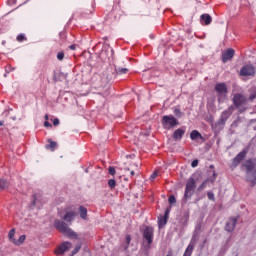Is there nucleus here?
Listing matches in <instances>:
<instances>
[{
	"instance_id": "obj_11",
	"label": "nucleus",
	"mask_w": 256,
	"mask_h": 256,
	"mask_svg": "<svg viewBox=\"0 0 256 256\" xmlns=\"http://www.w3.org/2000/svg\"><path fill=\"white\" fill-rule=\"evenodd\" d=\"M184 135H185V129L178 128L173 133V139H175V141H181V139H183Z\"/></svg>"
},
{
	"instance_id": "obj_10",
	"label": "nucleus",
	"mask_w": 256,
	"mask_h": 256,
	"mask_svg": "<svg viewBox=\"0 0 256 256\" xmlns=\"http://www.w3.org/2000/svg\"><path fill=\"white\" fill-rule=\"evenodd\" d=\"M215 91L219 93V95H227V85H225V83H219L215 86Z\"/></svg>"
},
{
	"instance_id": "obj_23",
	"label": "nucleus",
	"mask_w": 256,
	"mask_h": 256,
	"mask_svg": "<svg viewBox=\"0 0 256 256\" xmlns=\"http://www.w3.org/2000/svg\"><path fill=\"white\" fill-rule=\"evenodd\" d=\"M193 248H194L193 244H189L183 256H191L193 253Z\"/></svg>"
},
{
	"instance_id": "obj_12",
	"label": "nucleus",
	"mask_w": 256,
	"mask_h": 256,
	"mask_svg": "<svg viewBox=\"0 0 256 256\" xmlns=\"http://www.w3.org/2000/svg\"><path fill=\"white\" fill-rule=\"evenodd\" d=\"M235 225H237V218H230L226 224V231L231 233L235 229Z\"/></svg>"
},
{
	"instance_id": "obj_18",
	"label": "nucleus",
	"mask_w": 256,
	"mask_h": 256,
	"mask_svg": "<svg viewBox=\"0 0 256 256\" xmlns=\"http://www.w3.org/2000/svg\"><path fill=\"white\" fill-rule=\"evenodd\" d=\"M245 159V152H240L235 158H234V163H241Z\"/></svg>"
},
{
	"instance_id": "obj_27",
	"label": "nucleus",
	"mask_w": 256,
	"mask_h": 256,
	"mask_svg": "<svg viewBox=\"0 0 256 256\" xmlns=\"http://www.w3.org/2000/svg\"><path fill=\"white\" fill-rule=\"evenodd\" d=\"M27 38H25V36L23 34H20L17 36V41H19L20 43L25 41Z\"/></svg>"
},
{
	"instance_id": "obj_32",
	"label": "nucleus",
	"mask_w": 256,
	"mask_h": 256,
	"mask_svg": "<svg viewBox=\"0 0 256 256\" xmlns=\"http://www.w3.org/2000/svg\"><path fill=\"white\" fill-rule=\"evenodd\" d=\"M208 199H210L211 201H213L215 199V195L213 194V192H208Z\"/></svg>"
},
{
	"instance_id": "obj_25",
	"label": "nucleus",
	"mask_w": 256,
	"mask_h": 256,
	"mask_svg": "<svg viewBox=\"0 0 256 256\" xmlns=\"http://www.w3.org/2000/svg\"><path fill=\"white\" fill-rule=\"evenodd\" d=\"M116 185H117V182H115V179H110L108 181V186L110 187V189H115Z\"/></svg>"
},
{
	"instance_id": "obj_14",
	"label": "nucleus",
	"mask_w": 256,
	"mask_h": 256,
	"mask_svg": "<svg viewBox=\"0 0 256 256\" xmlns=\"http://www.w3.org/2000/svg\"><path fill=\"white\" fill-rule=\"evenodd\" d=\"M200 19H201L202 25H211V21H212L211 15L203 14L201 15Z\"/></svg>"
},
{
	"instance_id": "obj_34",
	"label": "nucleus",
	"mask_w": 256,
	"mask_h": 256,
	"mask_svg": "<svg viewBox=\"0 0 256 256\" xmlns=\"http://www.w3.org/2000/svg\"><path fill=\"white\" fill-rule=\"evenodd\" d=\"M174 115H176V117H181V110L175 109L174 110Z\"/></svg>"
},
{
	"instance_id": "obj_45",
	"label": "nucleus",
	"mask_w": 256,
	"mask_h": 256,
	"mask_svg": "<svg viewBox=\"0 0 256 256\" xmlns=\"http://www.w3.org/2000/svg\"><path fill=\"white\" fill-rule=\"evenodd\" d=\"M196 231H201V226L197 227Z\"/></svg>"
},
{
	"instance_id": "obj_7",
	"label": "nucleus",
	"mask_w": 256,
	"mask_h": 256,
	"mask_svg": "<svg viewBox=\"0 0 256 256\" xmlns=\"http://www.w3.org/2000/svg\"><path fill=\"white\" fill-rule=\"evenodd\" d=\"M233 103L235 107H241V105H245V103H247V98L242 94H235L233 97Z\"/></svg>"
},
{
	"instance_id": "obj_20",
	"label": "nucleus",
	"mask_w": 256,
	"mask_h": 256,
	"mask_svg": "<svg viewBox=\"0 0 256 256\" xmlns=\"http://www.w3.org/2000/svg\"><path fill=\"white\" fill-rule=\"evenodd\" d=\"M79 212H80L81 219H87V208L80 206Z\"/></svg>"
},
{
	"instance_id": "obj_17",
	"label": "nucleus",
	"mask_w": 256,
	"mask_h": 256,
	"mask_svg": "<svg viewBox=\"0 0 256 256\" xmlns=\"http://www.w3.org/2000/svg\"><path fill=\"white\" fill-rule=\"evenodd\" d=\"M5 189H9V181L0 179V191H5Z\"/></svg>"
},
{
	"instance_id": "obj_24",
	"label": "nucleus",
	"mask_w": 256,
	"mask_h": 256,
	"mask_svg": "<svg viewBox=\"0 0 256 256\" xmlns=\"http://www.w3.org/2000/svg\"><path fill=\"white\" fill-rule=\"evenodd\" d=\"M15 229H11L8 233V238L9 240L13 243V241H15Z\"/></svg>"
},
{
	"instance_id": "obj_39",
	"label": "nucleus",
	"mask_w": 256,
	"mask_h": 256,
	"mask_svg": "<svg viewBox=\"0 0 256 256\" xmlns=\"http://www.w3.org/2000/svg\"><path fill=\"white\" fill-rule=\"evenodd\" d=\"M126 240H127L128 245H129V243H131V236H126Z\"/></svg>"
},
{
	"instance_id": "obj_15",
	"label": "nucleus",
	"mask_w": 256,
	"mask_h": 256,
	"mask_svg": "<svg viewBox=\"0 0 256 256\" xmlns=\"http://www.w3.org/2000/svg\"><path fill=\"white\" fill-rule=\"evenodd\" d=\"M190 138L192 139V141H197V139H203L201 133H199V131L197 130H194L190 133Z\"/></svg>"
},
{
	"instance_id": "obj_13",
	"label": "nucleus",
	"mask_w": 256,
	"mask_h": 256,
	"mask_svg": "<svg viewBox=\"0 0 256 256\" xmlns=\"http://www.w3.org/2000/svg\"><path fill=\"white\" fill-rule=\"evenodd\" d=\"M76 215L77 213H75V211L66 212V214L63 217V220L67 221V223H71V221L75 219Z\"/></svg>"
},
{
	"instance_id": "obj_8",
	"label": "nucleus",
	"mask_w": 256,
	"mask_h": 256,
	"mask_svg": "<svg viewBox=\"0 0 256 256\" xmlns=\"http://www.w3.org/2000/svg\"><path fill=\"white\" fill-rule=\"evenodd\" d=\"M240 75H242L243 77L255 75V68L252 65H246L242 67Z\"/></svg>"
},
{
	"instance_id": "obj_42",
	"label": "nucleus",
	"mask_w": 256,
	"mask_h": 256,
	"mask_svg": "<svg viewBox=\"0 0 256 256\" xmlns=\"http://www.w3.org/2000/svg\"><path fill=\"white\" fill-rule=\"evenodd\" d=\"M3 125H5V121L0 120V127H3Z\"/></svg>"
},
{
	"instance_id": "obj_33",
	"label": "nucleus",
	"mask_w": 256,
	"mask_h": 256,
	"mask_svg": "<svg viewBox=\"0 0 256 256\" xmlns=\"http://www.w3.org/2000/svg\"><path fill=\"white\" fill-rule=\"evenodd\" d=\"M197 165H199V160L197 159L193 160L191 163V167H197Z\"/></svg>"
},
{
	"instance_id": "obj_41",
	"label": "nucleus",
	"mask_w": 256,
	"mask_h": 256,
	"mask_svg": "<svg viewBox=\"0 0 256 256\" xmlns=\"http://www.w3.org/2000/svg\"><path fill=\"white\" fill-rule=\"evenodd\" d=\"M8 3H9L10 5H13V4L15 3V0H8Z\"/></svg>"
},
{
	"instance_id": "obj_31",
	"label": "nucleus",
	"mask_w": 256,
	"mask_h": 256,
	"mask_svg": "<svg viewBox=\"0 0 256 256\" xmlns=\"http://www.w3.org/2000/svg\"><path fill=\"white\" fill-rule=\"evenodd\" d=\"M108 173H109L110 175H115V173H116L115 168H114V167H109Z\"/></svg>"
},
{
	"instance_id": "obj_4",
	"label": "nucleus",
	"mask_w": 256,
	"mask_h": 256,
	"mask_svg": "<svg viewBox=\"0 0 256 256\" xmlns=\"http://www.w3.org/2000/svg\"><path fill=\"white\" fill-rule=\"evenodd\" d=\"M195 179L189 178L186 183V188H185V194L184 197L187 199V197H191L193 195V191H195Z\"/></svg>"
},
{
	"instance_id": "obj_38",
	"label": "nucleus",
	"mask_w": 256,
	"mask_h": 256,
	"mask_svg": "<svg viewBox=\"0 0 256 256\" xmlns=\"http://www.w3.org/2000/svg\"><path fill=\"white\" fill-rule=\"evenodd\" d=\"M69 49H71V51H75L76 46H75V45H70V46H69Z\"/></svg>"
},
{
	"instance_id": "obj_19",
	"label": "nucleus",
	"mask_w": 256,
	"mask_h": 256,
	"mask_svg": "<svg viewBox=\"0 0 256 256\" xmlns=\"http://www.w3.org/2000/svg\"><path fill=\"white\" fill-rule=\"evenodd\" d=\"M165 225H167V218L165 216H160L158 218V226L161 227H165Z\"/></svg>"
},
{
	"instance_id": "obj_5",
	"label": "nucleus",
	"mask_w": 256,
	"mask_h": 256,
	"mask_svg": "<svg viewBox=\"0 0 256 256\" xmlns=\"http://www.w3.org/2000/svg\"><path fill=\"white\" fill-rule=\"evenodd\" d=\"M71 247H73V245L70 242H63L60 246H58L54 253L55 255H64L67 253V251H69V249H71Z\"/></svg>"
},
{
	"instance_id": "obj_36",
	"label": "nucleus",
	"mask_w": 256,
	"mask_h": 256,
	"mask_svg": "<svg viewBox=\"0 0 256 256\" xmlns=\"http://www.w3.org/2000/svg\"><path fill=\"white\" fill-rule=\"evenodd\" d=\"M44 127H53V125H51V123H49V121H45L44 122Z\"/></svg>"
},
{
	"instance_id": "obj_26",
	"label": "nucleus",
	"mask_w": 256,
	"mask_h": 256,
	"mask_svg": "<svg viewBox=\"0 0 256 256\" xmlns=\"http://www.w3.org/2000/svg\"><path fill=\"white\" fill-rule=\"evenodd\" d=\"M64 58H65V53H63V52H58V54H57V60H58V61H63Z\"/></svg>"
},
{
	"instance_id": "obj_1",
	"label": "nucleus",
	"mask_w": 256,
	"mask_h": 256,
	"mask_svg": "<svg viewBox=\"0 0 256 256\" xmlns=\"http://www.w3.org/2000/svg\"><path fill=\"white\" fill-rule=\"evenodd\" d=\"M243 167L247 170V181L252 187L256 185V160H247L244 162Z\"/></svg>"
},
{
	"instance_id": "obj_40",
	"label": "nucleus",
	"mask_w": 256,
	"mask_h": 256,
	"mask_svg": "<svg viewBox=\"0 0 256 256\" xmlns=\"http://www.w3.org/2000/svg\"><path fill=\"white\" fill-rule=\"evenodd\" d=\"M164 217H166V218L169 217V210H166Z\"/></svg>"
},
{
	"instance_id": "obj_6",
	"label": "nucleus",
	"mask_w": 256,
	"mask_h": 256,
	"mask_svg": "<svg viewBox=\"0 0 256 256\" xmlns=\"http://www.w3.org/2000/svg\"><path fill=\"white\" fill-rule=\"evenodd\" d=\"M153 227H146L144 230V234L143 237L144 239H146L147 241V247H149V245H151V243H153Z\"/></svg>"
},
{
	"instance_id": "obj_3",
	"label": "nucleus",
	"mask_w": 256,
	"mask_h": 256,
	"mask_svg": "<svg viewBox=\"0 0 256 256\" xmlns=\"http://www.w3.org/2000/svg\"><path fill=\"white\" fill-rule=\"evenodd\" d=\"M162 125L164 129H173V127L179 125V121H177L173 115L163 116Z\"/></svg>"
},
{
	"instance_id": "obj_37",
	"label": "nucleus",
	"mask_w": 256,
	"mask_h": 256,
	"mask_svg": "<svg viewBox=\"0 0 256 256\" xmlns=\"http://www.w3.org/2000/svg\"><path fill=\"white\" fill-rule=\"evenodd\" d=\"M159 175V173L157 171H155L152 175H151V179H156V177Z\"/></svg>"
},
{
	"instance_id": "obj_35",
	"label": "nucleus",
	"mask_w": 256,
	"mask_h": 256,
	"mask_svg": "<svg viewBox=\"0 0 256 256\" xmlns=\"http://www.w3.org/2000/svg\"><path fill=\"white\" fill-rule=\"evenodd\" d=\"M53 125H54L55 127H57V125H59V119H58V118H55V119L53 120Z\"/></svg>"
},
{
	"instance_id": "obj_46",
	"label": "nucleus",
	"mask_w": 256,
	"mask_h": 256,
	"mask_svg": "<svg viewBox=\"0 0 256 256\" xmlns=\"http://www.w3.org/2000/svg\"><path fill=\"white\" fill-rule=\"evenodd\" d=\"M77 251H79V248H76L73 254L77 253Z\"/></svg>"
},
{
	"instance_id": "obj_43",
	"label": "nucleus",
	"mask_w": 256,
	"mask_h": 256,
	"mask_svg": "<svg viewBox=\"0 0 256 256\" xmlns=\"http://www.w3.org/2000/svg\"><path fill=\"white\" fill-rule=\"evenodd\" d=\"M130 175H131V177H133V175H135V171H131Z\"/></svg>"
},
{
	"instance_id": "obj_28",
	"label": "nucleus",
	"mask_w": 256,
	"mask_h": 256,
	"mask_svg": "<svg viewBox=\"0 0 256 256\" xmlns=\"http://www.w3.org/2000/svg\"><path fill=\"white\" fill-rule=\"evenodd\" d=\"M205 187H207V181L203 182V183L198 187V191H203V189H205Z\"/></svg>"
},
{
	"instance_id": "obj_9",
	"label": "nucleus",
	"mask_w": 256,
	"mask_h": 256,
	"mask_svg": "<svg viewBox=\"0 0 256 256\" xmlns=\"http://www.w3.org/2000/svg\"><path fill=\"white\" fill-rule=\"evenodd\" d=\"M233 57H235V50L231 48L222 53L223 63H227V61H231Z\"/></svg>"
},
{
	"instance_id": "obj_2",
	"label": "nucleus",
	"mask_w": 256,
	"mask_h": 256,
	"mask_svg": "<svg viewBox=\"0 0 256 256\" xmlns=\"http://www.w3.org/2000/svg\"><path fill=\"white\" fill-rule=\"evenodd\" d=\"M54 226L60 231V233H63V235H66V237H72L73 239H76L77 233H75L71 228L67 227V224H65L62 221L55 220Z\"/></svg>"
},
{
	"instance_id": "obj_21",
	"label": "nucleus",
	"mask_w": 256,
	"mask_h": 256,
	"mask_svg": "<svg viewBox=\"0 0 256 256\" xmlns=\"http://www.w3.org/2000/svg\"><path fill=\"white\" fill-rule=\"evenodd\" d=\"M25 239H26V236L25 235H22V236H20L19 237V239L18 240H13V243H14V245H23L24 243H25Z\"/></svg>"
},
{
	"instance_id": "obj_44",
	"label": "nucleus",
	"mask_w": 256,
	"mask_h": 256,
	"mask_svg": "<svg viewBox=\"0 0 256 256\" xmlns=\"http://www.w3.org/2000/svg\"><path fill=\"white\" fill-rule=\"evenodd\" d=\"M46 121H49V115H45Z\"/></svg>"
},
{
	"instance_id": "obj_30",
	"label": "nucleus",
	"mask_w": 256,
	"mask_h": 256,
	"mask_svg": "<svg viewBox=\"0 0 256 256\" xmlns=\"http://www.w3.org/2000/svg\"><path fill=\"white\" fill-rule=\"evenodd\" d=\"M254 99H256V90L253 91V92L250 94V97H249V100H250V101H253Z\"/></svg>"
},
{
	"instance_id": "obj_22",
	"label": "nucleus",
	"mask_w": 256,
	"mask_h": 256,
	"mask_svg": "<svg viewBox=\"0 0 256 256\" xmlns=\"http://www.w3.org/2000/svg\"><path fill=\"white\" fill-rule=\"evenodd\" d=\"M115 72L117 73V75H125L127 73H129V69L127 68H115Z\"/></svg>"
},
{
	"instance_id": "obj_29",
	"label": "nucleus",
	"mask_w": 256,
	"mask_h": 256,
	"mask_svg": "<svg viewBox=\"0 0 256 256\" xmlns=\"http://www.w3.org/2000/svg\"><path fill=\"white\" fill-rule=\"evenodd\" d=\"M170 205H173V203H176V199H175V196H170L169 199H168Z\"/></svg>"
},
{
	"instance_id": "obj_16",
	"label": "nucleus",
	"mask_w": 256,
	"mask_h": 256,
	"mask_svg": "<svg viewBox=\"0 0 256 256\" xmlns=\"http://www.w3.org/2000/svg\"><path fill=\"white\" fill-rule=\"evenodd\" d=\"M48 143L46 145V149L50 150V151H55V149H57V142L51 140V139H48Z\"/></svg>"
}]
</instances>
